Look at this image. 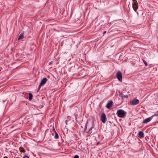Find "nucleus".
<instances>
[{"instance_id": "nucleus-9", "label": "nucleus", "mask_w": 158, "mask_h": 158, "mask_svg": "<svg viewBox=\"0 0 158 158\" xmlns=\"http://www.w3.org/2000/svg\"><path fill=\"white\" fill-rule=\"evenodd\" d=\"M139 137L140 138L144 137V133L142 131H139Z\"/></svg>"}, {"instance_id": "nucleus-16", "label": "nucleus", "mask_w": 158, "mask_h": 158, "mask_svg": "<svg viewBox=\"0 0 158 158\" xmlns=\"http://www.w3.org/2000/svg\"><path fill=\"white\" fill-rule=\"evenodd\" d=\"M73 158H79V156L78 155H76Z\"/></svg>"}, {"instance_id": "nucleus-20", "label": "nucleus", "mask_w": 158, "mask_h": 158, "mask_svg": "<svg viewBox=\"0 0 158 158\" xmlns=\"http://www.w3.org/2000/svg\"><path fill=\"white\" fill-rule=\"evenodd\" d=\"M106 31H104L103 32V34H105L106 33Z\"/></svg>"}, {"instance_id": "nucleus-21", "label": "nucleus", "mask_w": 158, "mask_h": 158, "mask_svg": "<svg viewBox=\"0 0 158 158\" xmlns=\"http://www.w3.org/2000/svg\"><path fill=\"white\" fill-rule=\"evenodd\" d=\"M3 158H8V157L6 156L4 157Z\"/></svg>"}, {"instance_id": "nucleus-23", "label": "nucleus", "mask_w": 158, "mask_h": 158, "mask_svg": "<svg viewBox=\"0 0 158 158\" xmlns=\"http://www.w3.org/2000/svg\"><path fill=\"white\" fill-rule=\"evenodd\" d=\"M122 94H123L122 93H121V95H122Z\"/></svg>"}, {"instance_id": "nucleus-8", "label": "nucleus", "mask_w": 158, "mask_h": 158, "mask_svg": "<svg viewBox=\"0 0 158 158\" xmlns=\"http://www.w3.org/2000/svg\"><path fill=\"white\" fill-rule=\"evenodd\" d=\"M152 116L145 119L143 122V123L144 124L147 123H148L150 122L152 120Z\"/></svg>"}, {"instance_id": "nucleus-5", "label": "nucleus", "mask_w": 158, "mask_h": 158, "mask_svg": "<svg viewBox=\"0 0 158 158\" xmlns=\"http://www.w3.org/2000/svg\"><path fill=\"white\" fill-rule=\"evenodd\" d=\"M47 81V79L46 78H44L41 81L39 86V89L41 88V87L45 84Z\"/></svg>"}, {"instance_id": "nucleus-4", "label": "nucleus", "mask_w": 158, "mask_h": 158, "mask_svg": "<svg viewBox=\"0 0 158 158\" xmlns=\"http://www.w3.org/2000/svg\"><path fill=\"white\" fill-rule=\"evenodd\" d=\"M116 77L120 81H122V75L121 72L118 71L116 73Z\"/></svg>"}, {"instance_id": "nucleus-2", "label": "nucleus", "mask_w": 158, "mask_h": 158, "mask_svg": "<svg viewBox=\"0 0 158 158\" xmlns=\"http://www.w3.org/2000/svg\"><path fill=\"white\" fill-rule=\"evenodd\" d=\"M132 7L135 11H136L138 7V4L136 0H133Z\"/></svg>"}, {"instance_id": "nucleus-6", "label": "nucleus", "mask_w": 158, "mask_h": 158, "mask_svg": "<svg viewBox=\"0 0 158 158\" xmlns=\"http://www.w3.org/2000/svg\"><path fill=\"white\" fill-rule=\"evenodd\" d=\"M139 103V101L138 99H134L131 101L130 102V104L131 105H136Z\"/></svg>"}, {"instance_id": "nucleus-17", "label": "nucleus", "mask_w": 158, "mask_h": 158, "mask_svg": "<svg viewBox=\"0 0 158 158\" xmlns=\"http://www.w3.org/2000/svg\"><path fill=\"white\" fill-rule=\"evenodd\" d=\"M23 158H29V157L28 156H25L23 157Z\"/></svg>"}, {"instance_id": "nucleus-14", "label": "nucleus", "mask_w": 158, "mask_h": 158, "mask_svg": "<svg viewBox=\"0 0 158 158\" xmlns=\"http://www.w3.org/2000/svg\"><path fill=\"white\" fill-rule=\"evenodd\" d=\"M142 60H143V62L144 64L145 65V66L147 65L148 64H147V62L145 60H144L143 59H142Z\"/></svg>"}, {"instance_id": "nucleus-22", "label": "nucleus", "mask_w": 158, "mask_h": 158, "mask_svg": "<svg viewBox=\"0 0 158 158\" xmlns=\"http://www.w3.org/2000/svg\"><path fill=\"white\" fill-rule=\"evenodd\" d=\"M25 93V92H24L23 93V94H24Z\"/></svg>"}, {"instance_id": "nucleus-15", "label": "nucleus", "mask_w": 158, "mask_h": 158, "mask_svg": "<svg viewBox=\"0 0 158 158\" xmlns=\"http://www.w3.org/2000/svg\"><path fill=\"white\" fill-rule=\"evenodd\" d=\"M122 97L123 98H128V96L127 95H124L122 96Z\"/></svg>"}, {"instance_id": "nucleus-3", "label": "nucleus", "mask_w": 158, "mask_h": 158, "mask_svg": "<svg viewBox=\"0 0 158 158\" xmlns=\"http://www.w3.org/2000/svg\"><path fill=\"white\" fill-rule=\"evenodd\" d=\"M100 119L102 122L103 123H105L107 121L106 116L104 113H103L101 116Z\"/></svg>"}, {"instance_id": "nucleus-1", "label": "nucleus", "mask_w": 158, "mask_h": 158, "mask_svg": "<svg viewBox=\"0 0 158 158\" xmlns=\"http://www.w3.org/2000/svg\"><path fill=\"white\" fill-rule=\"evenodd\" d=\"M126 113V112L121 109L118 110L117 112V114L118 116L121 118L123 117Z\"/></svg>"}, {"instance_id": "nucleus-10", "label": "nucleus", "mask_w": 158, "mask_h": 158, "mask_svg": "<svg viewBox=\"0 0 158 158\" xmlns=\"http://www.w3.org/2000/svg\"><path fill=\"white\" fill-rule=\"evenodd\" d=\"M19 150L21 152L25 153L26 152L25 150L22 147H20L19 148Z\"/></svg>"}, {"instance_id": "nucleus-13", "label": "nucleus", "mask_w": 158, "mask_h": 158, "mask_svg": "<svg viewBox=\"0 0 158 158\" xmlns=\"http://www.w3.org/2000/svg\"><path fill=\"white\" fill-rule=\"evenodd\" d=\"M54 137L56 139H58L59 138L58 135L56 132H55V135Z\"/></svg>"}, {"instance_id": "nucleus-18", "label": "nucleus", "mask_w": 158, "mask_h": 158, "mask_svg": "<svg viewBox=\"0 0 158 158\" xmlns=\"http://www.w3.org/2000/svg\"><path fill=\"white\" fill-rule=\"evenodd\" d=\"M52 64V62H50L49 63V65H50Z\"/></svg>"}, {"instance_id": "nucleus-7", "label": "nucleus", "mask_w": 158, "mask_h": 158, "mask_svg": "<svg viewBox=\"0 0 158 158\" xmlns=\"http://www.w3.org/2000/svg\"><path fill=\"white\" fill-rule=\"evenodd\" d=\"M113 104L114 103L112 101H109L107 104L106 107L107 109H109L113 106Z\"/></svg>"}, {"instance_id": "nucleus-12", "label": "nucleus", "mask_w": 158, "mask_h": 158, "mask_svg": "<svg viewBox=\"0 0 158 158\" xmlns=\"http://www.w3.org/2000/svg\"><path fill=\"white\" fill-rule=\"evenodd\" d=\"M29 100L30 101H31L32 99V97H33V95H32V94L31 93H29Z\"/></svg>"}, {"instance_id": "nucleus-11", "label": "nucleus", "mask_w": 158, "mask_h": 158, "mask_svg": "<svg viewBox=\"0 0 158 158\" xmlns=\"http://www.w3.org/2000/svg\"><path fill=\"white\" fill-rule=\"evenodd\" d=\"M24 38L23 33H21L19 36L18 39H22Z\"/></svg>"}, {"instance_id": "nucleus-19", "label": "nucleus", "mask_w": 158, "mask_h": 158, "mask_svg": "<svg viewBox=\"0 0 158 158\" xmlns=\"http://www.w3.org/2000/svg\"><path fill=\"white\" fill-rule=\"evenodd\" d=\"M40 88L39 89V87H38V90H37V92H38L39 91V90H40Z\"/></svg>"}]
</instances>
